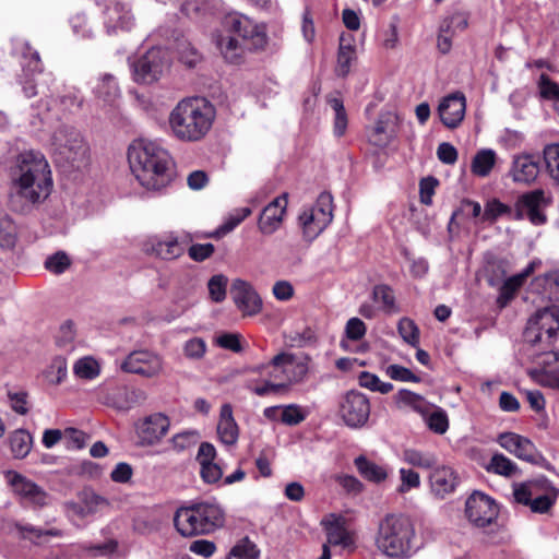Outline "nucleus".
Here are the masks:
<instances>
[{"mask_svg":"<svg viewBox=\"0 0 559 559\" xmlns=\"http://www.w3.org/2000/svg\"><path fill=\"white\" fill-rule=\"evenodd\" d=\"M11 178L10 206L20 213L44 202L53 186L50 166L44 154L36 151H26L16 157Z\"/></svg>","mask_w":559,"mask_h":559,"instance_id":"f257e3e1","label":"nucleus"},{"mask_svg":"<svg viewBox=\"0 0 559 559\" xmlns=\"http://www.w3.org/2000/svg\"><path fill=\"white\" fill-rule=\"evenodd\" d=\"M130 169L139 183L147 190L158 191L175 178V162L159 144L138 139L128 148Z\"/></svg>","mask_w":559,"mask_h":559,"instance_id":"f03ea898","label":"nucleus"},{"mask_svg":"<svg viewBox=\"0 0 559 559\" xmlns=\"http://www.w3.org/2000/svg\"><path fill=\"white\" fill-rule=\"evenodd\" d=\"M223 28L214 36V41L219 53L228 63H242L246 51L240 41L231 34L241 37L251 50L263 49L266 45L267 37L264 26L243 14L233 13L225 16Z\"/></svg>","mask_w":559,"mask_h":559,"instance_id":"7ed1b4c3","label":"nucleus"},{"mask_svg":"<svg viewBox=\"0 0 559 559\" xmlns=\"http://www.w3.org/2000/svg\"><path fill=\"white\" fill-rule=\"evenodd\" d=\"M215 116L214 106L205 98H186L171 110L169 126L177 139L197 142L211 130Z\"/></svg>","mask_w":559,"mask_h":559,"instance_id":"20e7f679","label":"nucleus"},{"mask_svg":"<svg viewBox=\"0 0 559 559\" xmlns=\"http://www.w3.org/2000/svg\"><path fill=\"white\" fill-rule=\"evenodd\" d=\"M416 540L415 525L405 514L389 513L378 523L376 546L389 558H411L418 548Z\"/></svg>","mask_w":559,"mask_h":559,"instance_id":"39448f33","label":"nucleus"},{"mask_svg":"<svg viewBox=\"0 0 559 559\" xmlns=\"http://www.w3.org/2000/svg\"><path fill=\"white\" fill-rule=\"evenodd\" d=\"M225 514L223 509L213 502L193 503L177 509L174 525L183 537L205 535L223 526Z\"/></svg>","mask_w":559,"mask_h":559,"instance_id":"423d86ee","label":"nucleus"},{"mask_svg":"<svg viewBox=\"0 0 559 559\" xmlns=\"http://www.w3.org/2000/svg\"><path fill=\"white\" fill-rule=\"evenodd\" d=\"M52 148L56 162L73 169L87 165L88 146L81 133L72 127L61 126L52 135Z\"/></svg>","mask_w":559,"mask_h":559,"instance_id":"0eeeda50","label":"nucleus"},{"mask_svg":"<svg viewBox=\"0 0 559 559\" xmlns=\"http://www.w3.org/2000/svg\"><path fill=\"white\" fill-rule=\"evenodd\" d=\"M333 219V197L329 192L319 194L316 203L305 209L299 217L304 237L308 241L314 240L331 224Z\"/></svg>","mask_w":559,"mask_h":559,"instance_id":"6e6552de","label":"nucleus"},{"mask_svg":"<svg viewBox=\"0 0 559 559\" xmlns=\"http://www.w3.org/2000/svg\"><path fill=\"white\" fill-rule=\"evenodd\" d=\"M559 331V308L556 306L537 310L528 320L524 331V340L532 346L539 343L549 347L551 340Z\"/></svg>","mask_w":559,"mask_h":559,"instance_id":"1a4fd4ad","label":"nucleus"},{"mask_svg":"<svg viewBox=\"0 0 559 559\" xmlns=\"http://www.w3.org/2000/svg\"><path fill=\"white\" fill-rule=\"evenodd\" d=\"M169 69L168 52L163 48H152L132 64L133 79L140 84L158 81Z\"/></svg>","mask_w":559,"mask_h":559,"instance_id":"9d476101","label":"nucleus"},{"mask_svg":"<svg viewBox=\"0 0 559 559\" xmlns=\"http://www.w3.org/2000/svg\"><path fill=\"white\" fill-rule=\"evenodd\" d=\"M552 203L550 192L535 189L521 194L515 202V219L527 218L533 225L539 226L547 222L545 209Z\"/></svg>","mask_w":559,"mask_h":559,"instance_id":"9b49d317","label":"nucleus"},{"mask_svg":"<svg viewBox=\"0 0 559 559\" xmlns=\"http://www.w3.org/2000/svg\"><path fill=\"white\" fill-rule=\"evenodd\" d=\"M370 401L359 391L346 392L338 402V416L343 423L353 429L364 427L370 416Z\"/></svg>","mask_w":559,"mask_h":559,"instance_id":"f8f14e48","label":"nucleus"},{"mask_svg":"<svg viewBox=\"0 0 559 559\" xmlns=\"http://www.w3.org/2000/svg\"><path fill=\"white\" fill-rule=\"evenodd\" d=\"M121 369L143 378H157L164 371V360L160 355L148 349L131 352L121 364Z\"/></svg>","mask_w":559,"mask_h":559,"instance_id":"ddd939ff","label":"nucleus"},{"mask_svg":"<svg viewBox=\"0 0 559 559\" xmlns=\"http://www.w3.org/2000/svg\"><path fill=\"white\" fill-rule=\"evenodd\" d=\"M465 514L473 525L483 528L497 520L499 508L492 498L475 491L466 500Z\"/></svg>","mask_w":559,"mask_h":559,"instance_id":"4468645a","label":"nucleus"},{"mask_svg":"<svg viewBox=\"0 0 559 559\" xmlns=\"http://www.w3.org/2000/svg\"><path fill=\"white\" fill-rule=\"evenodd\" d=\"M7 478L13 492L25 503L38 508L48 504V493L33 480L13 471L7 473Z\"/></svg>","mask_w":559,"mask_h":559,"instance_id":"2eb2a0df","label":"nucleus"},{"mask_svg":"<svg viewBox=\"0 0 559 559\" xmlns=\"http://www.w3.org/2000/svg\"><path fill=\"white\" fill-rule=\"evenodd\" d=\"M230 296L236 307L245 316H255L262 310V299L253 286L241 278L233 281Z\"/></svg>","mask_w":559,"mask_h":559,"instance_id":"dca6fc26","label":"nucleus"},{"mask_svg":"<svg viewBox=\"0 0 559 559\" xmlns=\"http://www.w3.org/2000/svg\"><path fill=\"white\" fill-rule=\"evenodd\" d=\"M78 501L68 500L62 507L68 516H76L83 519L94 514L108 506L107 499L97 495L94 490L85 488L78 492Z\"/></svg>","mask_w":559,"mask_h":559,"instance_id":"f3484780","label":"nucleus"},{"mask_svg":"<svg viewBox=\"0 0 559 559\" xmlns=\"http://www.w3.org/2000/svg\"><path fill=\"white\" fill-rule=\"evenodd\" d=\"M287 198V193H283L263 209L258 221L261 234L270 236L281 228L288 204Z\"/></svg>","mask_w":559,"mask_h":559,"instance_id":"a211bd4d","label":"nucleus"},{"mask_svg":"<svg viewBox=\"0 0 559 559\" xmlns=\"http://www.w3.org/2000/svg\"><path fill=\"white\" fill-rule=\"evenodd\" d=\"M497 442L520 460L536 463L540 457L535 444L527 438L515 432H502L498 436Z\"/></svg>","mask_w":559,"mask_h":559,"instance_id":"6ab92c4d","label":"nucleus"},{"mask_svg":"<svg viewBox=\"0 0 559 559\" xmlns=\"http://www.w3.org/2000/svg\"><path fill=\"white\" fill-rule=\"evenodd\" d=\"M322 525L326 533V545L340 546L343 549L355 547L356 536L355 533L348 528L345 518L331 514L328 519L322 521Z\"/></svg>","mask_w":559,"mask_h":559,"instance_id":"aec40b11","label":"nucleus"},{"mask_svg":"<svg viewBox=\"0 0 559 559\" xmlns=\"http://www.w3.org/2000/svg\"><path fill=\"white\" fill-rule=\"evenodd\" d=\"M145 251L162 260L171 261L185 253V247L175 234L169 233L151 237L145 242Z\"/></svg>","mask_w":559,"mask_h":559,"instance_id":"412c9836","label":"nucleus"},{"mask_svg":"<svg viewBox=\"0 0 559 559\" xmlns=\"http://www.w3.org/2000/svg\"><path fill=\"white\" fill-rule=\"evenodd\" d=\"M168 417L160 413L145 417L136 425V433L142 445L156 444L168 431Z\"/></svg>","mask_w":559,"mask_h":559,"instance_id":"4be33fe9","label":"nucleus"},{"mask_svg":"<svg viewBox=\"0 0 559 559\" xmlns=\"http://www.w3.org/2000/svg\"><path fill=\"white\" fill-rule=\"evenodd\" d=\"M465 110L466 99L462 93L448 95L438 106L440 120L449 129H456L462 123Z\"/></svg>","mask_w":559,"mask_h":559,"instance_id":"5701e85b","label":"nucleus"},{"mask_svg":"<svg viewBox=\"0 0 559 559\" xmlns=\"http://www.w3.org/2000/svg\"><path fill=\"white\" fill-rule=\"evenodd\" d=\"M540 164L537 156L522 154L513 157L509 175L515 183L530 185L539 174Z\"/></svg>","mask_w":559,"mask_h":559,"instance_id":"b1692460","label":"nucleus"},{"mask_svg":"<svg viewBox=\"0 0 559 559\" xmlns=\"http://www.w3.org/2000/svg\"><path fill=\"white\" fill-rule=\"evenodd\" d=\"M278 358H282V365L284 368V382L283 390H287L290 385L300 383L305 380L308 373V358L299 357L292 353L282 352L277 354Z\"/></svg>","mask_w":559,"mask_h":559,"instance_id":"393cba45","label":"nucleus"},{"mask_svg":"<svg viewBox=\"0 0 559 559\" xmlns=\"http://www.w3.org/2000/svg\"><path fill=\"white\" fill-rule=\"evenodd\" d=\"M431 492L443 499L452 493L457 486V475L449 466H439L432 471L429 477Z\"/></svg>","mask_w":559,"mask_h":559,"instance_id":"a878e982","label":"nucleus"},{"mask_svg":"<svg viewBox=\"0 0 559 559\" xmlns=\"http://www.w3.org/2000/svg\"><path fill=\"white\" fill-rule=\"evenodd\" d=\"M219 441L225 445H235L239 438V427L233 414V407L226 403L221 406L216 427Z\"/></svg>","mask_w":559,"mask_h":559,"instance_id":"bb28decb","label":"nucleus"},{"mask_svg":"<svg viewBox=\"0 0 559 559\" xmlns=\"http://www.w3.org/2000/svg\"><path fill=\"white\" fill-rule=\"evenodd\" d=\"M105 14L108 32H110L111 28L130 29L133 25V15L128 4L124 2H111L110 5L107 7Z\"/></svg>","mask_w":559,"mask_h":559,"instance_id":"cd10ccee","label":"nucleus"},{"mask_svg":"<svg viewBox=\"0 0 559 559\" xmlns=\"http://www.w3.org/2000/svg\"><path fill=\"white\" fill-rule=\"evenodd\" d=\"M534 263H530L521 273L507 278L500 287L497 299L499 307H506L513 299L515 293L522 287L525 280L533 273Z\"/></svg>","mask_w":559,"mask_h":559,"instance_id":"c85d7f7f","label":"nucleus"},{"mask_svg":"<svg viewBox=\"0 0 559 559\" xmlns=\"http://www.w3.org/2000/svg\"><path fill=\"white\" fill-rule=\"evenodd\" d=\"M354 464L360 476L370 483L380 484L388 477V471L383 465L370 461L365 455L357 456Z\"/></svg>","mask_w":559,"mask_h":559,"instance_id":"c756f323","label":"nucleus"},{"mask_svg":"<svg viewBox=\"0 0 559 559\" xmlns=\"http://www.w3.org/2000/svg\"><path fill=\"white\" fill-rule=\"evenodd\" d=\"M390 115H382L376 121V124L368 133V140L372 145L382 148L391 143L394 132L390 129Z\"/></svg>","mask_w":559,"mask_h":559,"instance_id":"7c9ffc66","label":"nucleus"},{"mask_svg":"<svg viewBox=\"0 0 559 559\" xmlns=\"http://www.w3.org/2000/svg\"><path fill=\"white\" fill-rule=\"evenodd\" d=\"M372 299L379 309L388 314L400 312L394 290L386 284H379L373 287Z\"/></svg>","mask_w":559,"mask_h":559,"instance_id":"2f4dec72","label":"nucleus"},{"mask_svg":"<svg viewBox=\"0 0 559 559\" xmlns=\"http://www.w3.org/2000/svg\"><path fill=\"white\" fill-rule=\"evenodd\" d=\"M19 240L15 222L3 211H0V248L13 250Z\"/></svg>","mask_w":559,"mask_h":559,"instance_id":"473e14b6","label":"nucleus"},{"mask_svg":"<svg viewBox=\"0 0 559 559\" xmlns=\"http://www.w3.org/2000/svg\"><path fill=\"white\" fill-rule=\"evenodd\" d=\"M356 59L355 46L348 41L344 36L340 38V47L337 51V61L335 67V73L337 76L345 78L350 72L352 62Z\"/></svg>","mask_w":559,"mask_h":559,"instance_id":"72a5a7b5","label":"nucleus"},{"mask_svg":"<svg viewBox=\"0 0 559 559\" xmlns=\"http://www.w3.org/2000/svg\"><path fill=\"white\" fill-rule=\"evenodd\" d=\"M394 400L399 408H411L421 415L429 411V404L421 395L406 389L400 390Z\"/></svg>","mask_w":559,"mask_h":559,"instance_id":"f704fd0d","label":"nucleus"},{"mask_svg":"<svg viewBox=\"0 0 559 559\" xmlns=\"http://www.w3.org/2000/svg\"><path fill=\"white\" fill-rule=\"evenodd\" d=\"M496 163V153L490 148L477 152L472 160V173L478 177H487Z\"/></svg>","mask_w":559,"mask_h":559,"instance_id":"c9c22d12","label":"nucleus"},{"mask_svg":"<svg viewBox=\"0 0 559 559\" xmlns=\"http://www.w3.org/2000/svg\"><path fill=\"white\" fill-rule=\"evenodd\" d=\"M486 469L489 473L503 477H512L520 471L513 461L501 453H496L491 456Z\"/></svg>","mask_w":559,"mask_h":559,"instance_id":"e433bc0d","label":"nucleus"},{"mask_svg":"<svg viewBox=\"0 0 559 559\" xmlns=\"http://www.w3.org/2000/svg\"><path fill=\"white\" fill-rule=\"evenodd\" d=\"M405 463L418 468H431L437 463V456L431 452L417 449H405L402 453Z\"/></svg>","mask_w":559,"mask_h":559,"instance_id":"4c0bfd02","label":"nucleus"},{"mask_svg":"<svg viewBox=\"0 0 559 559\" xmlns=\"http://www.w3.org/2000/svg\"><path fill=\"white\" fill-rule=\"evenodd\" d=\"M33 444V438L31 433L24 429L15 430L10 437L11 451L16 459L25 457Z\"/></svg>","mask_w":559,"mask_h":559,"instance_id":"58836bf2","label":"nucleus"},{"mask_svg":"<svg viewBox=\"0 0 559 559\" xmlns=\"http://www.w3.org/2000/svg\"><path fill=\"white\" fill-rule=\"evenodd\" d=\"M95 92L97 97L108 105H112L120 93L116 79L110 74L102 76Z\"/></svg>","mask_w":559,"mask_h":559,"instance_id":"ea45409f","label":"nucleus"},{"mask_svg":"<svg viewBox=\"0 0 559 559\" xmlns=\"http://www.w3.org/2000/svg\"><path fill=\"white\" fill-rule=\"evenodd\" d=\"M538 484L534 480L514 483L512 485V495L516 503L528 507L534 496L537 493Z\"/></svg>","mask_w":559,"mask_h":559,"instance_id":"a19ab883","label":"nucleus"},{"mask_svg":"<svg viewBox=\"0 0 559 559\" xmlns=\"http://www.w3.org/2000/svg\"><path fill=\"white\" fill-rule=\"evenodd\" d=\"M427 427L437 435H444L449 429V417L444 409L437 407L423 415Z\"/></svg>","mask_w":559,"mask_h":559,"instance_id":"79ce46f5","label":"nucleus"},{"mask_svg":"<svg viewBox=\"0 0 559 559\" xmlns=\"http://www.w3.org/2000/svg\"><path fill=\"white\" fill-rule=\"evenodd\" d=\"M74 374L83 380H93L100 373L98 362L92 357H83L73 366Z\"/></svg>","mask_w":559,"mask_h":559,"instance_id":"37998d69","label":"nucleus"},{"mask_svg":"<svg viewBox=\"0 0 559 559\" xmlns=\"http://www.w3.org/2000/svg\"><path fill=\"white\" fill-rule=\"evenodd\" d=\"M328 103L333 108L335 116H334V123H333V133L335 136H343L347 129V115L344 108L343 100L336 97H332L328 99Z\"/></svg>","mask_w":559,"mask_h":559,"instance_id":"c03bdc74","label":"nucleus"},{"mask_svg":"<svg viewBox=\"0 0 559 559\" xmlns=\"http://www.w3.org/2000/svg\"><path fill=\"white\" fill-rule=\"evenodd\" d=\"M544 160L549 177L559 186V144H549L544 148Z\"/></svg>","mask_w":559,"mask_h":559,"instance_id":"a18cd8bd","label":"nucleus"},{"mask_svg":"<svg viewBox=\"0 0 559 559\" xmlns=\"http://www.w3.org/2000/svg\"><path fill=\"white\" fill-rule=\"evenodd\" d=\"M358 383L360 386L366 388L372 392H379L382 394H386L393 390V384L390 382H383L379 379L378 376L368 372L361 371L358 376Z\"/></svg>","mask_w":559,"mask_h":559,"instance_id":"49530a36","label":"nucleus"},{"mask_svg":"<svg viewBox=\"0 0 559 559\" xmlns=\"http://www.w3.org/2000/svg\"><path fill=\"white\" fill-rule=\"evenodd\" d=\"M199 441L197 431H182L170 439L171 449L178 453L193 448Z\"/></svg>","mask_w":559,"mask_h":559,"instance_id":"de8ad7c7","label":"nucleus"},{"mask_svg":"<svg viewBox=\"0 0 559 559\" xmlns=\"http://www.w3.org/2000/svg\"><path fill=\"white\" fill-rule=\"evenodd\" d=\"M259 550L257 546L248 538L236 544L228 556V559H258Z\"/></svg>","mask_w":559,"mask_h":559,"instance_id":"09e8293b","label":"nucleus"},{"mask_svg":"<svg viewBox=\"0 0 559 559\" xmlns=\"http://www.w3.org/2000/svg\"><path fill=\"white\" fill-rule=\"evenodd\" d=\"M228 278L223 274L213 275L207 283L210 298L214 302H222L226 298Z\"/></svg>","mask_w":559,"mask_h":559,"instance_id":"8fccbe9b","label":"nucleus"},{"mask_svg":"<svg viewBox=\"0 0 559 559\" xmlns=\"http://www.w3.org/2000/svg\"><path fill=\"white\" fill-rule=\"evenodd\" d=\"M397 330L402 338L413 347L419 344V330L415 322L408 318H402L399 322Z\"/></svg>","mask_w":559,"mask_h":559,"instance_id":"3c124183","label":"nucleus"},{"mask_svg":"<svg viewBox=\"0 0 559 559\" xmlns=\"http://www.w3.org/2000/svg\"><path fill=\"white\" fill-rule=\"evenodd\" d=\"M307 417V414L302 409L301 406L297 404H288L282 406L281 411V421L288 426H296L302 423Z\"/></svg>","mask_w":559,"mask_h":559,"instance_id":"603ef678","label":"nucleus"},{"mask_svg":"<svg viewBox=\"0 0 559 559\" xmlns=\"http://www.w3.org/2000/svg\"><path fill=\"white\" fill-rule=\"evenodd\" d=\"M461 215L477 218L483 215L481 205L478 202L468 199L462 200L459 209L453 212L450 218L449 227H451L455 219Z\"/></svg>","mask_w":559,"mask_h":559,"instance_id":"864d4df0","label":"nucleus"},{"mask_svg":"<svg viewBox=\"0 0 559 559\" xmlns=\"http://www.w3.org/2000/svg\"><path fill=\"white\" fill-rule=\"evenodd\" d=\"M67 372L68 366L66 358L58 356L51 361L46 372V377L49 382L59 384L67 377Z\"/></svg>","mask_w":559,"mask_h":559,"instance_id":"5fc2aeb1","label":"nucleus"},{"mask_svg":"<svg viewBox=\"0 0 559 559\" xmlns=\"http://www.w3.org/2000/svg\"><path fill=\"white\" fill-rule=\"evenodd\" d=\"M385 373L389 376L392 380L401 381V382H414L418 383L420 381V378L417 377L406 367H403L401 365H389L385 368Z\"/></svg>","mask_w":559,"mask_h":559,"instance_id":"6e6d98bb","label":"nucleus"},{"mask_svg":"<svg viewBox=\"0 0 559 559\" xmlns=\"http://www.w3.org/2000/svg\"><path fill=\"white\" fill-rule=\"evenodd\" d=\"M507 213H511V209L508 205L500 202L499 200L493 199V200L487 202L485 210L483 212V215H481V219L493 222L499 216L507 214Z\"/></svg>","mask_w":559,"mask_h":559,"instance_id":"4d7b16f0","label":"nucleus"},{"mask_svg":"<svg viewBox=\"0 0 559 559\" xmlns=\"http://www.w3.org/2000/svg\"><path fill=\"white\" fill-rule=\"evenodd\" d=\"M540 96L545 99L559 102V85L546 74H542L538 81Z\"/></svg>","mask_w":559,"mask_h":559,"instance_id":"13d9d810","label":"nucleus"},{"mask_svg":"<svg viewBox=\"0 0 559 559\" xmlns=\"http://www.w3.org/2000/svg\"><path fill=\"white\" fill-rule=\"evenodd\" d=\"M250 215H251V210L249 207L238 209L233 214H230L228 216V218L219 227V230L223 234H227V233L231 231L233 229H235L241 222H243Z\"/></svg>","mask_w":559,"mask_h":559,"instance_id":"bf43d9fd","label":"nucleus"},{"mask_svg":"<svg viewBox=\"0 0 559 559\" xmlns=\"http://www.w3.org/2000/svg\"><path fill=\"white\" fill-rule=\"evenodd\" d=\"M11 408L20 414L26 415L29 411L28 407V394L24 391L21 392H8Z\"/></svg>","mask_w":559,"mask_h":559,"instance_id":"052dcab7","label":"nucleus"},{"mask_svg":"<svg viewBox=\"0 0 559 559\" xmlns=\"http://www.w3.org/2000/svg\"><path fill=\"white\" fill-rule=\"evenodd\" d=\"M70 265V260L64 252H57L45 261L47 270L55 274H61Z\"/></svg>","mask_w":559,"mask_h":559,"instance_id":"680f3d73","label":"nucleus"},{"mask_svg":"<svg viewBox=\"0 0 559 559\" xmlns=\"http://www.w3.org/2000/svg\"><path fill=\"white\" fill-rule=\"evenodd\" d=\"M401 485L399 487V491L404 493L411 490L412 488H417L420 485L419 474L413 469L401 468Z\"/></svg>","mask_w":559,"mask_h":559,"instance_id":"e2e57ef3","label":"nucleus"},{"mask_svg":"<svg viewBox=\"0 0 559 559\" xmlns=\"http://www.w3.org/2000/svg\"><path fill=\"white\" fill-rule=\"evenodd\" d=\"M367 328L359 318H350L345 325L346 337L350 341H358L366 334Z\"/></svg>","mask_w":559,"mask_h":559,"instance_id":"0e129e2a","label":"nucleus"},{"mask_svg":"<svg viewBox=\"0 0 559 559\" xmlns=\"http://www.w3.org/2000/svg\"><path fill=\"white\" fill-rule=\"evenodd\" d=\"M215 251L213 243H194L188 249L190 259L197 262H202L209 259Z\"/></svg>","mask_w":559,"mask_h":559,"instance_id":"69168bd1","label":"nucleus"},{"mask_svg":"<svg viewBox=\"0 0 559 559\" xmlns=\"http://www.w3.org/2000/svg\"><path fill=\"white\" fill-rule=\"evenodd\" d=\"M556 502V495L549 496V495H535L532 502L530 503V509L534 513H547L550 508Z\"/></svg>","mask_w":559,"mask_h":559,"instance_id":"338daca9","label":"nucleus"},{"mask_svg":"<svg viewBox=\"0 0 559 559\" xmlns=\"http://www.w3.org/2000/svg\"><path fill=\"white\" fill-rule=\"evenodd\" d=\"M60 103L66 110L75 111L81 108L83 98L76 88H70L60 97Z\"/></svg>","mask_w":559,"mask_h":559,"instance_id":"774afa93","label":"nucleus"}]
</instances>
